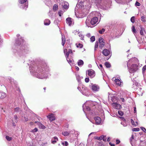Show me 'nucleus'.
<instances>
[{
	"mask_svg": "<svg viewBox=\"0 0 146 146\" xmlns=\"http://www.w3.org/2000/svg\"><path fill=\"white\" fill-rule=\"evenodd\" d=\"M86 74H88L90 78H92L95 76V73L94 70L90 69L86 71Z\"/></svg>",
	"mask_w": 146,
	"mask_h": 146,
	"instance_id": "nucleus-8",
	"label": "nucleus"
},
{
	"mask_svg": "<svg viewBox=\"0 0 146 146\" xmlns=\"http://www.w3.org/2000/svg\"><path fill=\"white\" fill-rule=\"evenodd\" d=\"M66 60L70 64L72 63V61L73 60V59L72 58H69L68 56H66Z\"/></svg>",
	"mask_w": 146,
	"mask_h": 146,
	"instance_id": "nucleus-31",
	"label": "nucleus"
},
{
	"mask_svg": "<svg viewBox=\"0 0 146 146\" xmlns=\"http://www.w3.org/2000/svg\"><path fill=\"white\" fill-rule=\"evenodd\" d=\"M99 22L98 21V18L97 17H94L92 18L90 21V23L92 25H94L97 23H98Z\"/></svg>",
	"mask_w": 146,
	"mask_h": 146,
	"instance_id": "nucleus-13",
	"label": "nucleus"
},
{
	"mask_svg": "<svg viewBox=\"0 0 146 146\" xmlns=\"http://www.w3.org/2000/svg\"><path fill=\"white\" fill-rule=\"evenodd\" d=\"M121 124L123 125V126L124 127L126 126L127 125V124L125 123H124L123 122H121Z\"/></svg>",
	"mask_w": 146,
	"mask_h": 146,
	"instance_id": "nucleus-63",
	"label": "nucleus"
},
{
	"mask_svg": "<svg viewBox=\"0 0 146 146\" xmlns=\"http://www.w3.org/2000/svg\"><path fill=\"white\" fill-rule=\"evenodd\" d=\"M140 30V33L141 35H144V32L145 33V30L144 28H143L142 26L140 25L139 26Z\"/></svg>",
	"mask_w": 146,
	"mask_h": 146,
	"instance_id": "nucleus-22",
	"label": "nucleus"
},
{
	"mask_svg": "<svg viewBox=\"0 0 146 146\" xmlns=\"http://www.w3.org/2000/svg\"><path fill=\"white\" fill-rule=\"evenodd\" d=\"M137 94L140 96H142L143 94V91H142V88H139L137 89Z\"/></svg>",
	"mask_w": 146,
	"mask_h": 146,
	"instance_id": "nucleus-25",
	"label": "nucleus"
},
{
	"mask_svg": "<svg viewBox=\"0 0 146 146\" xmlns=\"http://www.w3.org/2000/svg\"><path fill=\"white\" fill-rule=\"evenodd\" d=\"M90 19L87 18L85 22V23L87 27H89L90 26L88 25L90 24Z\"/></svg>",
	"mask_w": 146,
	"mask_h": 146,
	"instance_id": "nucleus-33",
	"label": "nucleus"
},
{
	"mask_svg": "<svg viewBox=\"0 0 146 146\" xmlns=\"http://www.w3.org/2000/svg\"><path fill=\"white\" fill-rule=\"evenodd\" d=\"M141 21L143 22H146V20L145 19V17L144 16H143L141 17Z\"/></svg>",
	"mask_w": 146,
	"mask_h": 146,
	"instance_id": "nucleus-43",
	"label": "nucleus"
},
{
	"mask_svg": "<svg viewBox=\"0 0 146 146\" xmlns=\"http://www.w3.org/2000/svg\"><path fill=\"white\" fill-rule=\"evenodd\" d=\"M76 16L77 18H82L85 16V14H83L82 15V14L80 13L78 16H77L76 15Z\"/></svg>",
	"mask_w": 146,
	"mask_h": 146,
	"instance_id": "nucleus-36",
	"label": "nucleus"
},
{
	"mask_svg": "<svg viewBox=\"0 0 146 146\" xmlns=\"http://www.w3.org/2000/svg\"><path fill=\"white\" fill-rule=\"evenodd\" d=\"M62 134L64 136H67L69 134V132H68L66 131L62 132Z\"/></svg>",
	"mask_w": 146,
	"mask_h": 146,
	"instance_id": "nucleus-41",
	"label": "nucleus"
},
{
	"mask_svg": "<svg viewBox=\"0 0 146 146\" xmlns=\"http://www.w3.org/2000/svg\"><path fill=\"white\" fill-rule=\"evenodd\" d=\"M146 70V65L144 66L142 68V72L144 73L145 71Z\"/></svg>",
	"mask_w": 146,
	"mask_h": 146,
	"instance_id": "nucleus-53",
	"label": "nucleus"
},
{
	"mask_svg": "<svg viewBox=\"0 0 146 146\" xmlns=\"http://www.w3.org/2000/svg\"><path fill=\"white\" fill-rule=\"evenodd\" d=\"M58 141V138L56 137H54L52 139L51 141L52 143L55 144Z\"/></svg>",
	"mask_w": 146,
	"mask_h": 146,
	"instance_id": "nucleus-27",
	"label": "nucleus"
},
{
	"mask_svg": "<svg viewBox=\"0 0 146 146\" xmlns=\"http://www.w3.org/2000/svg\"><path fill=\"white\" fill-rule=\"evenodd\" d=\"M6 96V94L2 91H0V99H3Z\"/></svg>",
	"mask_w": 146,
	"mask_h": 146,
	"instance_id": "nucleus-24",
	"label": "nucleus"
},
{
	"mask_svg": "<svg viewBox=\"0 0 146 146\" xmlns=\"http://www.w3.org/2000/svg\"><path fill=\"white\" fill-rule=\"evenodd\" d=\"M116 144H118L120 142V141L119 140L117 139L116 140Z\"/></svg>",
	"mask_w": 146,
	"mask_h": 146,
	"instance_id": "nucleus-64",
	"label": "nucleus"
},
{
	"mask_svg": "<svg viewBox=\"0 0 146 146\" xmlns=\"http://www.w3.org/2000/svg\"><path fill=\"white\" fill-rule=\"evenodd\" d=\"M62 144L64 146V145L65 146H67L68 145V143L66 141H65L64 142H62Z\"/></svg>",
	"mask_w": 146,
	"mask_h": 146,
	"instance_id": "nucleus-50",
	"label": "nucleus"
},
{
	"mask_svg": "<svg viewBox=\"0 0 146 146\" xmlns=\"http://www.w3.org/2000/svg\"><path fill=\"white\" fill-rule=\"evenodd\" d=\"M99 45V42H96L95 43L94 46V50L95 51L96 50L97 48L98 47Z\"/></svg>",
	"mask_w": 146,
	"mask_h": 146,
	"instance_id": "nucleus-38",
	"label": "nucleus"
},
{
	"mask_svg": "<svg viewBox=\"0 0 146 146\" xmlns=\"http://www.w3.org/2000/svg\"><path fill=\"white\" fill-rule=\"evenodd\" d=\"M94 119L95 120L96 123L97 124H99L101 121V119L98 117H95Z\"/></svg>",
	"mask_w": 146,
	"mask_h": 146,
	"instance_id": "nucleus-26",
	"label": "nucleus"
},
{
	"mask_svg": "<svg viewBox=\"0 0 146 146\" xmlns=\"http://www.w3.org/2000/svg\"><path fill=\"white\" fill-rule=\"evenodd\" d=\"M78 66H82L84 64V62L82 60H79L78 62Z\"/></svg>",
	"mask_w": 146,
	"mask_h": 146,
	"instance_id": "nucleus-32",
	"label": "nucleus"
},
{
	"mask_svg": "<svg viewBox=\"0 0 146 146\" xmlns=\"http://www.w3.org/2000/svg\"><path fill=\"white\" fill-rule=\"evenodd\" d=\"M76 76L77 80L78 82H80L81 79L83 78L82 77H80L78 75H76Z\"/></svg>",
	"mask_w": 146,
	"mask_h": 146,
	"instance_id": "nucleus-34",
	"label": "nucleus"
},
{
	"mask_svg": "<svg viewBox=\"0 0 146 146\" xmlns=\"http://www.w3.org/2000/svg\"><path fill=\"white\" fill-rule=\"evenodd\" d=\"M76 45L77 47L78 48H81L83 46V45L82 44H81L80 43H79L78 44H76Z\"/></svg>",
	"mask_w": 146,
	"mask_h": 146,
	"instance_id": "nucleus-42",
	"label": "nucleus"
},
{
	"mask_svg": "<svg viewBox=\"0 0 146 146\" xmlns=\"http://www.w3.org/2000/svg\"><path fill=\"white\" fill-rule=\"evenodd\" d=\"M19 111H21V109L19 108H16L14 109V111L16 112H18Z\"/></svg>",
	"mask_w": 146,
	"mask_h": 146,
	"instance_id": "nucleus-48",
	"label": "nucleus"
},
{
	"mask_svg": "<svg viewBox=\"0 0 146 146\" xmlns=\"http://www.w3.org/2000/svg\"><path fill=\"white\" fill-rule=\"evenodd\" d=\"M47 117L49 119L50 121L54 120L56 119V117L53 114H51L47 116Z\"/></svg>",
	"mask_w": 146,
	"mask_h": 146,
	"instance_id": "nucleus-15",
	"label": "nucleus"
},
{
	"mask_svg": "<svg viewBox=\"0 0 146 146\" xmlns=\"http://www.w3.org/2000/svg\"><path fill=\"white\" fill-rule=\"evenodd\" d=\"M73 33L75 35H76L77 34H78V36L80 38V39L82 40H84V36L81 33H80L77 31H74Z\"/></svg>",
	"mask_w": 146,
	"mask_h": 146,
	"instance_id": "nucleus-17",
	"label": "nucleus"
},
{
	"mask_svg": "<svg viewBox=\"0 0 146 146\" xmlns=\"http://www.w3.org/2000/svg\"><path fill=\"white\" fill-rule=\"evenodd\" d=\"M102 53L105 56H109L111 57V56L110 51L107 49H104L102 51Z\"/></svg>",
	"mask_w": 146,
	"mask_h": 146,
	"instance_id": "nucleus-10",
	"label": "nucleus"
},
{
	"mask_svg": "<svg viewBox=\"0 0 146 146\" xmlns=\"http://www.w3.org/2000/svg\"><path fill=\"white\" fill-rule=\"evenodd\" d=\"M114 81L115 83L118 86H121L122 85V82H121V80L119 79L118 78L115 79Z\"/></svg>",
	"mask_w": 146,
	"mask_h": 146,
	"instance_id": "nucleus-16",
	"label": "nucleus"
},
{
	"mask_svg": "<svg viewBox=\"0 0 146 146\" xmlns=\"http://www.w3.org/2000/svg\"><path fill=\"white\" fill-rule=\"evenodd\" d=\"M99 86L96 84H93L92 86V89L94 92H96L99 90Z\"/></svg>",
	"mask_w": 146,
	"mask_h": 146,
	"instance_id": "nucleus-11",
	"label": "nucleus"
},
{
	"mask_svg": "<svg viewBox=\"0 0 146 146\" xmlns=\"http://www.w3.org/2000/svg\"><path fill=\"white\" fill-rule=\"evenodd\" d=\"M66 21L67 23L70 26L72 25L73 23L72 19L70 17L67 18L66 19Z\"/></svg>",
	"mask_w": 146,
	"mask_h": 146,
	"instance_id": "nucleus-18",
	"label": "nucleus"
},
{
	"mask_svg": "<svg viewBox=\"0 0 146 146\" xmlns=\"http://www.w3.org/2000/svg\"><path fill=\"white\" fill-rule=\"evenodd\" d=\"M6 139L8 141H11L12 140V138L11 137H10L8 136H6Z\"/></svg>",
	"mask_w": 146,
	"mask_h": 146,
	"instance_id": "nucleus-49",
	"label": "nucleus"
},
{
	"mask_svg": "<svg viewBox=\"0 0 146 146\" xmlns=\"http://www.w3.org/2000/svg\"><path fill=\"white\" fill-rule=\"evenodd\" d=\"M104 64L107 68H109L111 67V65L109 62H106Z\"/></svg>",
	"mask_w": 146,
	"mask_h": 146,
	"instance_id": "nucleus-39",
	"label": "nucleus"
},
{
	"mask_svg": "<svg viewBox=\"0 0 146 146\" xmlns=\"http://www.w3.org/2000/svg\"><path fill=\"white\" fill-rule=\"evenodd\" d=\"M38 131V129L36 128H35L34 129L32 130L31 132L33 133H35L36 132Z\"/></svg>",
	"mask_w": 146,
	"mask_h": 146,
	"instance_id": "nucleus-56",
	"label": "nucleus"
},
{
	"mask_svg": "<svg viewBox=\"0 0 146 146\" xmlns=\"http://www.w3.org/2000/svg\"><path fill=\"white\" fill-rule=\"evenodd\" d=\"M131 21L132 23H134L135 22V17H132L131 19Z\"/></svg>",
	"mask_w": 146,
	"mask_h": 146,
	"instance_id": "nucleus-54",
	"label": "nucleus"
},
{
	"mask_svg": "<svg viewBox=\"0 0 146 146\" xmlns=\"http://www.w3.org/2000/svg\"><path fill=\"white\" fill-rule=\"evenodd\" d=\"M94 3L97 7H100L102 4V0H94Z\"/></svg>",
	"mask_w": 146,
	"mask_h": 146,
	"instance_id": "nucleus-19",
	"label": "nucleus"
},
{
	"mask_svg": "<svg viewBox=\"0 0 146 146\" xmlns=\"http://www.w3.org/2000/svg\"><path fill=\"white\" fill-rule=\"evenodd\" d=\"M132 31L134 34V35L135 36L136 38L137 41L138 42V41L137 39V37L135 35V33H136V31L135 28V27L134 26H133L132 27Z\"/></svg>",
	"mask_w": 146,
	"mask_h": 146,
	"instance_id": "nucleus-29",
	"label": "nucleus"
},
{
	"mask_svg": "<svg viewBox=\"0 0 146 146\" xmlns=\"http://www.w3.org/2000/svg\"><path fill=\"white\" fill-rule=\"evenodd\" d=\"M79 134V133L78 131H74V134L76 137H77Z\"/></svg>",
	"mask_w": 146,
	"mask_h": 146,
	"instance_id": "nucleus-58",
	"label": "nucleus"
},
{
	"mask_svg": "<svg viewBox=\"0 0 146 146\" xmlns=\"http://www.w3.org/2000/svg\"><path fill=\"white\" fill-rule=\"evenodd\" d=\"M93 13L94 14H95L96 15H97L98 16V17L100 18V19H101V15L99 12L95 11V12H93Z\"/></svg>",
	"mask_w": 146,
	"mask_h": 146,
	"instance_id": "nucleus-37",
	"label": "nucleus"
},
{
	"mask_svg": "<svg viewBox=\"0 0 146 146\" xmlns=\"http://www.w3.org/2000/svg\"><path fill=\"white\" fill-rule=\"evenodd\" d=\"M105 29H102L101 30H100L99 31V33L100 34H103L105 31Z\"/></svg>",
	"mask_w": 146,
	"mask_h": 146,
	"instance_id": "nucleus-46",
	"label": "nucleus"
},
{
	"mask_svg": "<svg viewBox=\"0 0 146 146\" xmlns=\"http://www.w3.org/2000/svg\"><path fill=\"white\" fill-rule=\"evenodd\" d=\"M132 130L133 131H139V129L138 128H133L132 129Z\"/></svg>",
	"mask_w": 146,
	"mask_h": 146,
	"instance_id": "nucleus-45",
	"label": "nucleus"
},
{
	"mask_svg": "<svg viewBox=\"0 0 146 146\" xmlns=\"http://www.w3.org/2000/svg\"><path fill=\"white\" fill-rule=\"evenodd\" d=\"M78 89L83 94L86 95L85 93L87 91V89L85 86L80 85L78 87Z\"/></svg>",
	"mask_w": 146,
	"mask_h": 146,
	"instance_id": "nucleus-7",
	"label": "nucleus"
},
{
	"mask_svg": "<svg viewBox=\"0 0 146 146\" xmlns=\"http://www.w3.org/2000/svg\"><path fill=\"white\" fill-rule=\"evenodd\" d=\"M50 23V21L48 19H46L44 21V24L45 25H48Z\"/></svg>",
	"mask_w": 146,
	"mask_h": 146,
	"instance_id": "nucleus-28",
	"label": "nucleus"
},
{
	"mask_svg": "<svg viewBox=\"0 0 146 146\" xmlns=\"http://www.w3.org/2000/svg\"><path fill=\"white\" fill-rule=\"evenodd\" d=\"M104 40L102 38H100L99 39V41L100 43L99 47L100 48H102L104 46L105 43Z\"/></svg>",
	"mask_w": 146,
	"mask_h": 146,
	"instance_id": "nucleus-12",
	"label": "nucleus"
},
{
	"mask_svg": "<svg viewBox=\"0 0 146 146\" xmlns=\"http://www.w3.org/2000/svg\"><path fill=\"white\" fill-rule=\"evenodd\" d=\"M8 79L10 82L11 84H12L13 83H15V82H14V80H13V79H12L11 77H8Z\"/></svg>",
	"mask_w": 146,
	"mask_h": 146,
	"instance_id": "nucleus-35",
	"label": "nucleus"
},
{
	"mask_svg": "<svg viewBox=\"0 0 146 146\" xmlns=\"http://www.w3.org/2000/svg\"><path fill=\"white\" fill-rule=\"evenodd\" d=\"M60 3L62 5L63 9H67L68 8L69 4L68 2L61 0Z\"/></svg>",
	"mask_w": 146,
	"mask_h": 146,
	"instance_id": "nucleus-9",
	"label": "nucleus"
},
{
	"mask_svg": "<svg viewBox=\"0 0 146 146\" xmlns=\"http://www.w3.org/2000/svg\"><path fill=\"white\" fill-rule=\"evenodd\" d=\"M35 123H37L38 125L39 128L41 129H44L46 127L44 125L38 121H35Z\"/></svg>",
	"mask_w": 146,
	"mask_h": 146,
	"instance_id": "nucleus-20",
	"label": "nucleus"
},
{
	"mask_svg": "<svg viewBox=\"0 0 146 146\" xmlns=\"http://www.w3.org/2000/svg\"><path fill=\"white\" fill-rule=\"evenodd\" d=\"M133 139H134L133 135H131V137L130 138V141L131 142V143L132 145H133L132 140Z\"/></svg>",
	"mask_w": 146,
	"mask_h": 146,
	"instance_id": "nucleus-44",
	"label": "nucleus"
},
{
	"mask_svg": "<svg viewBox=\"0 0 146 146\" xmlns=\"http://www.w3.org/2000/svg\"><path fill=\"white\" fill-rule=\"evenodd\" d=\"M85 81L86 82L88 83L89 81V79L88 78H86L85 80Z\"/></svg>",
	"mask_w": 146,
	"mask_h": 146,
	"instance_id": "nucleus-60",
	"label": "nucleus"
},
{
	"mask_svg": "<svg viewBox=\"0 0 146 146\" xmlns=\"http://www.w3.org/2000/svg\"><path fill=\"white\" fill-rule=\"evenodd\" d=\"M141 128L144 132L146 133V129L145 128L142 127Z\"/></svg>",
	"mask_w": 146,
	"mask_h": 146,
	"instance_id": "nucleus-61",
	"label": "nucleus"
},
{
	"mask_svg": "<svg viewBox=\"0 0 146 146\" xmlns=\"http://www.w3.org/2000/svg\"><path fill=\"white\" fill-rule=\"evenodd\" d=\"M29 70L32 75L40 79H46L50 71L46 64L37 65L33 62L30 66Z\"/></svg>",
	"mask_w": 146,
	"mask_h": 146,
	"instance_id": "nucleus-1",
	"label": "nucleus"
},
{
	"mask_svg": "<svg viewBox=\"0 0 146 146\" xmlns=\"http://www.w3.org/2000/svg\"><path fill=\"white\" fill-rule=\"evenodd\" d=\"M118 113L121 116H122L123 114V112L122 111H118Z\"/></svg>",
	"mask_w": 146,
	"mask_h": 146,
	"instance_id": "nucleus-55",
	"label": "nucleus"
},
{
	"mask_svg": "<svg viewBox=\"0 0 146 146\" xmlns=\"http://www.w3.org/2000/svg\"><path fill=\"white\" fill-rule=\"evenodd\" d=\"M49 16L51 17L52 18H53V14L52 13L50 12H49V13L48 14Z\"/></svg>",
	"mask_w": 146,
	"mask_h": 146,
	"instance_id": "nucleus-59",
	"label": "nucleus"
},
{
	"mask_svg": "<svg viewBox=\"0 0 146 146\" xmlns=\"http://www.w3.org/2000/svg\"><path fill=\"white\" fill-rule=\"evenodd\" d=\"M91 1L92 0H78L76 7L82 8L84 7V5L85 6H86L85 5L86 3L88 5H90Z\"/></svg>",
	"mask_w": 146,
	"mask_h": 146,
	"instance_id": "nucleus-3",
	"label": "nucleus"
},
{
	"mask_svg": "<svg viewBox=\"0 0 146 146\" xmlns=\"http://www.w3.org/2000/svg\"><path fill=\"white\" fill-rule=\"evenodd\" d=\"M74 131H75L74 129H72L70 130L69 133V134H73L74 133Z\"/></svg>",
	"mask_w": 146,
	"mask_h": 146,
	"instance_id": "nucleus-57",
	"label": "nucleus"
},
{
	"mask_svg": "<svg viewBox=\"0 0 146 146\" xmlns=\"http://www.w3.org/2000/svg\"><path fill=\"white\" fill-rule=\"evenodd\" d=\"M18 118L17 116V115H15L14 116V119L15 120V121L16 122H17L18 121V120H17Z\"/></svg>",
	"mask_w": 146,
	"mask_h": 146,
	"instance_id": "nucleus-52",
	"label": "nucleus"
},
{
	"mask_svg": "<svg viewBox=\"0 0 146 146\" xmlns=\"http://www.w3.org/2000/svg\"><path fill=\"white\" fill-rule=\"evenodd\" d=\"M135 5L136 6H139L140 5V4L137 1H136L135 3Z\"/></svg>",
	"mask_w": 146,
	"mask_h": 146,
	"instance_id": "nucleus-62",
	"label": "nucleus"
},
{
	"mask_svg": "<svg viewBox=\"0 0 146 146\" xmlns=\"http://www.w3.org/2000/svg\"><path fill=\"white\" fill-rule=\"evenodd\" d=\"M62 45L63 46H64L65 43V42L66 41V38H65V37L64 36H63L62 35Z\"/></svg>",
	"mask_w": 146,
	"mask_h": 146,
	"instance_id": "nucleus-30",
	"label": "nucleus"
},
{
	"mask_svg": "<svg viewBox=\"0 0 146 146\" xmlns=\"http://www.w3.org/2000/svg\"><path fill=\"white\" fill-rule=\"evenodd\" d=\"M112 105L114 108L116 109H119L121 108V106L120 105L117 103H113Z\"/></svg>",
	"mask_w": 146,
	"mask_h": 146,
	"instance_id": "nucleus-21",
	"label": "nucleus"
},
{
	"mask_svg": "<svg viewBox=\"0 0 146 146\" xmlns=\"http://www.w3.org/2000/svg\"><path fill=\"white\" fill-rule=\"evenodd\" d=\"M58 14L60 17H61L62 16V15L63 14V11H58Z\"/></svg>",
	"mask_w": 146,
	"mask_h": 146,
	"instance_id": "nucleus-51",
	"label": "nucleus"
},
{
	"mask_svg": "<svg viewBox=\"0 0 146 146\" xmlns=\"http://www.w3.org/2000/svg\"><path fill=\"white\" fill-rule=\"evenodd\" d=\"M131 122L133 125L136 126L138 124V122L137 121H136L135 119L134 120H133V119H131Z\"/></svg>",
	"mask_w": 146,
	"mask_h": 146,
	"instance_id": "nucleus-23",
	"label": "nucleus"
},
{
	"mask_svg": "<svg viewBox=\"0 0 146 146\" xmlns=\"http://www.w3.org/2000/svg\"><path fill=\"white\" fill-rule=\"evenodd\" d=\"M90 41L92 42H93L95 40V37L94 36H93L91 37L90 38Z\"/></svg>",
	"mask_w": 146,
	"mask_h": 146,
	"instance_id": "nucleus-47",
	"label": "nucleus"
},
{
	"mask_svg": "<svg viewBox=\"0 0 146 146\" xmlns=\"http://www.w3.org/2000/svg\"><path fill=\"white\" fill-rule=\"evenodd\" d=\"M64 52L65 55V56H69V54L72 53L71 49H68V51L67 52V49L66 48L64 49Z\"/></svg>",
	"mask_w": 146,
	"mask_h": 146,
	"instance_id": "nucleus-14",
	"label": "nucleus"
},
{
	"mask_svg": "<svg viewBox=\"0 0 146 146\" xmlns=\"http://www.w3.org/2000/svg\"><path fill=\"white\" fill-rule=\"evenodd\" d=\"M138 66L136 64H133L131 66L130 68L129 69V71L130 73H133L135 72L138 68Z\"/></svg>",
	"mask_w": 146,
	"mask_h": 146,
	"instance_id": "nucleus-6",
	"label": "nucleus"
},
{
	"mask_svg": "<svg viewBox=\"0 0 146 146\" xmlns=\"http://www.w3.org/2000/svg\"><path fill=\"white\" fill-rule=\"evenodd\" d=\"M58 8V6L56 4L54 5L53 8V11H55L56 10H57Z\"/></svg>",
	"mask_w": 146,
	"mask_h": 146,
	"instance_id": "nucleus-40",
	"label": "nucleus"
},
{
	"mask_svg": "<svg viewBox=\"0 0 146 146\" xmlns=\"http://www.w3.org/2000/svg\"><path fill=\"white\" fill-rule=\"evenodd\" d=\"M90 103L92 104L93 105L95 106L94 104L92 101H88L83 105V110L85 113H86L85 111H89L90 110V108L88 106Z\"/></svg>",
	"mask_w": 146,
	"mask_h": 146,
	"instance_id": "nucleus-5",
	"label": "nucleus"
},
{
	"mask_svg": "<svg viewBox=\"0 0 146 146\" xmlns=\"http://www.w3.org/2000/svg\"><path fill=\"white\" fill-rule=\"evenodd\" d=\"M19 6L23 9H26L28 7V2L27 0H19Z\"/></svg>",
	"mask_w": 146,
	"mask_h": 146,
	"instance_id": "nucleus-4",
	"label": "nucleus"
},
{
	"mask_svg": "<svg viewBox=\"0 0 146 146\" xmlns=\"http://www.w3.org/2000/svg\"><path fill=\"white\" fill-rule=\"evenodd\" d=\"M17 39L16 40L15 44L13 47V48L16 49L17 48L18 50H17L20 54L21 55H25L28 53L29 50L27 45L26 44L23 39L20 36L19 34L17 35Z\"/></svg>",
	"mask_w": 146,
	"mask_h": 146,
	"instance_id": "nucleus-2",
	"label": "nucleus"
}]
</instances>
